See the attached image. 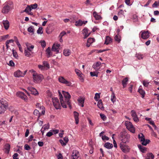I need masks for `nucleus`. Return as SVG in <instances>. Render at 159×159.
<instances>
[{"instance_id":"bb28decb","label":"nucleus","mask_w":159,"mask_h":159,"mask_svg":"<svg viewBox=\"0 0 159 159\" xmlns=\"http://www.w3.org/2000/svg\"><path fill=\"white\" fill-rule=\"evenodd\" d=\"M64 54L66 56H69L71 54V51L69 49H65L64 50Z\"/></svg>"},{"instance_id":"4be33fe9","label":"nucleus","mask_w":159,"mask_h":159,"mask_svg":"<svg viewBox=\"0 0 159 159\" xmlns=\"http://www.w3.org/2000/svg\"><path fill=\"white\" fill-rule=\"evenodd\" d=\"M4 149L5 150V152L8 153L10 148V145L8 143H6L4 147Z\"/></svg>"},{"instance_id":"9d476101","label":"nucleus","mask_w":159,"mask_h":159,"mask_svg":"<svg viewBox=\"0 0 159 159\" xmlns=\"http://www.w3.org/2000/svg\"><path fill=\"white\" fill-rule=\"evenodd\" d=\"M141 37L143 39H146L149 37L148 31H142L140 32Z\"/></svg>"},{"instance_id":"f257e3e1","label":"nucleus","mask_w":159,"mask_h":159,"mask_svg":"<svg viewBox=\"0 0 159 159\" xmlns=\"http://www.w3.org/2000/svg\"><path fill=\"white\" fill-rule=\"evenodd\" d=\"M8 104L7 102L3 99L0 100V113L2 114V112L6 110L7 109Z\"/></svg>"},{"instance_id":"8fccbe9b","label":"nucleus","mask_w":159,"mask_h":159,"mask_svg":"<svg viewBox=\"0 0 159 159\" xmlns=\"http://www.w3.org/2000/svg\"><path fill=\"white\" fill-rule=\"evenodd\" d=\"M24 148L26 150H29L31 149L30 146L27 144H26L25 145Z\"/></svg>"},{"instance_id":"49530a36","label":"nucleus","mask_w":159,"mask_h":159,"mask_svg":"<svg viewBox=\"0 0 159 159\" xmlns=\"http://www.w3.org/2000/svg\"><path fill=\"white\" fill-rule=\"evenodd\" d=\"M43 28L42 27H39L37 30V33L38 34H41L43 33Z\"/></svg>"},{"instance_id":"338daca9","label":"nucleus","mask_w":159,"mask_h":159,"mask_svg":"<svg viewBox=\"0 0 159 159\" xmlns=\"http://www.w3.org/2000/svg\"><path fill=\"white\" fill-rule=\"evenodd\" d=\"M59 142L61 143V144L62 146H65L66 145V143L64 142V141L61 139H60L59 140Z\"/></svg>"},{"instance_id":"7c9ffc66","label":"nucleus","mask_w":159,"mask_h":159,"mask_svg":"<svg viewBox=\"0 0 159 159\" xmlns=\"http://www.w3.org/2000/svg\"><path fill=\"white\" fill-rule=\"evenodd\" d=\"M128 134H126V132L125 131L121 132L120 134V139L123 138L125 137V136Z\"/></svg>"},{"instance_id":"cd10ccee","label":"nucleus","mask_w":159,"mask_h":159,"mask_svg":"<svg viewBox=\"0 0 159 159\" xmlns=\"http://www.w3.org/2000/svg\"><path fill=\"white\" fill-rule=\"evenodd\" d=\"M104 147L107 148L111 149L113 147V145L112 144L107 142L105 143Z\"/></svg>"},{"instance_id":"052dcab7","label":"nucleus","mask_w":159,"mask_h":159,"mask_svg":"<svg viewBox=\"0 0 159 159\" xmlns=\"http://www.w3.org/2000/svg\"><path fill=\"white\" fill-rule=\"evenodd\" d=\"M66 34V33L65 31H62L60 34L59 35V37H61V38H62V37L65 34Z\"/></svg>"},{"instance_id":"69168bd1","label":"nucleus","mask_w":159,"mask_h":159,"mask_svg":"<svg viewBox=\"0 0 159 159\" xmlns=\"http://www.w3.org/2000/svg\"><path fill=\"white\" fill-rule=\"evenodd\" d=\"M9 65L11 66H13L15 65L13 61L12 60H11L9 62Z\"/></svg>"},{"instance_id":"c756f323","label":"nucleus","mask_w":159,"mask_h":159,"mask_svg":"<svg viewBox=\"0 0 159 159\" xmlns=\"http://www.w3.org/2000/svg\"><path fill=\"white\" fill-rule=\"evenodd\" d=\"M98 107L101 110H104V107L102 105V100H99L98 103Z\"/></svg>"},{"instance_id":"e433bc0d","label":"nucleus","mask_w":159,"mask_h":159,"mask_svg":"<svg viewBox=\"0 0 159 159\" xmlns=\"http://www.w3.org/2000/svg\"><path fill=\"white\" fill-rule=\"evenodd\" d=\"M32 10L31 7L30 6L28 5L25 9L24 10V11L26 12L27 13H29L30 11Z\"/></svg>"},{"instance_id":"0eeeda50","label":"nucleus","mask_w":159,"mask_h":159,"mask_svg":"<svg viewBox=\"0 0 159 159\" xmlns=\"http://www.w3.org/2000/svg\"><path fill=\"white\" fill-rule=\"evenodd\" d=\"M120 147L121 149L124 153H126L129 152L128 147L125 143H120Z\"/></svg>"},{"instance_id":"a19ab883","label":"nucleus","mask_w":159,"mask_h":159,"mask_svg":"<svg viewBox=\"0 0 159 159\" xmlns=\"http://www.w3.org/2000/svg\"><path fill=\"white\" fill-rule=\"evenodd\" d=\"M43 65L44 67H46L48 68H50L49 64L47 61H44L43 62Z\"/></svg>"},{"instance_id":"1a4fd4ad","label":"nucleus","mask_w":159,"mask_h":159,"mask_svg":"<svg viewBox=\"0 0 159 159\" xmlns=\"http://www.w3.org/2000/svg\"><path fill=\"white\" fill-rule=\"evenodd\" d=\"M27 71V70H26L24 71L23 72H22L20 70H18L17 71L14 72V76L16 77H24L25 75L26 74Z\"/></svg>"},{"instance_id":"20e7f679","label":"nucleus","mask_w":159,"mask_h":159,"mask_svg":"<svg viewBox=\"0 0 159 159\" xmlns=\"http://www.w3.org/2000/svg\"><path fill=\"white\" fill-rule=\"evenodd\" d=\"M52 102L54 107L57 109H60L61 106L58 98L57 97L52 98Z\"/></svg>"},{"instance_id":"ea45409f","label":"nucleus","mask_w":159,"mask_h":159,"mask_svg":"<svg viewBox=\"0 0 159 159\" xmlns=\"http://www.w3.org/2000/svg\"><path fill=\"white\" fill-rule=\"evenodd\" d=\"M74 153H75V158H72L73 159H77L79 157V152L77 150L74 151Z\"/></svg>"},{"instance_id":"c9c22d12","label":"nucleus","mask_w":159,"mask_h":159,"mask_svg":"<svg viewBox=\"0 0 159 159\" xmlns=\"http://www.w3.org/2000/svg\"><path fill=\"white\" fill-rule=\"evenodd\" d=\"M111 101L114 102L116 101V96L114 92H112L111 96Z\"/></svg>"},{"instance_id":"39448f33","label":"nucleus","mask_w":159,"mask_h":159,"mask_svg":"<svg viewBox=\"0 0 159 159\" xmlns=\"http://www.w3.org/2000/svg\"><path fill=\"white\" fill-rule=\"evenodd\" d=\"M125 125L127 129L129 130L133 133L135 132L134 128L131 122L129 121H126L125 122Z\"/></svg>"},{"instance_id":"f704fd0d","label":"nucleus","mask_w":159,"mask_h":159,"mask_svg":"<svg viewBox=\"0 0 159 159\" xmlns=\"http://www.w3.org/2000/svg\"><path fill=\"white\" fill-rule=\"evenodd\" d=\"M140 94L141 95L142 98H143L145 96V92L144 90L141 89H139L138 91Z\"/></svg>"},{"instance_id":"7ed1b4c3","label":"nucleus","mask_w":159,"mask_h":159,"mask_svg":"<svg viewBox=\"0 0 159 159\" xmlns=\"http://www.w3.org/2000/svg\"><path fill=\"white\" fill-rule=\"evenodd\" d=\"M138 138L142 142V144L143 145L146 146L150 142V140L149 139H145L144 136L142 133L138 135Z\"/></svg>"},{"instance_id":"09e8293b","label":"nucleus","mask_w":159,"mask_h":159,"mask_svg":"<svg viewBox=\"0 0 159 159\" xmlns=\"http://www.w3.org/2000/svg\"><path fill=\"white\" fill-rule=\"evenodd\" d=\"M131 115L132 117L137 116V114L136 113L135 111L134 110H132L131 111Z\"/></svg>"},{"instance_id":"393cba45","label":"nucleus","mask_w":159,"mask_h":159,"mask_svg":"<svg viewBox=\"0 0 159 159\" xmlns=\"http://www.w3.org/2000/svg\"><path fill=\"white\" fill-rule=\"evenodd\" d=\"M112 42V39L109 36H107L105 42V44H108Z\"/></svg>"},{"instance_id":"5701e85b","label":"nucleus","mask_w":159,"mask_h":159,"mask_svg":"<svg viewBox=\"0 0 159 159\" xmlns=\"http://www.w3.org/2000/svg\"><path fill=\"white\" fill-rule=\"evenodd\" d=\"M129 79L128 77H126L122 81V83L123 88H125L126 87L127 82L128 81Z\"/></svg>"},{"instance_id":"864d4df0","label":"nucleus","mask_w":159,"mask_h":159,"mask_svg":"<svg viewBox=\"0 0 159 159\" xmlns=\"http://www.w3.org/2000/svg\"><path fill=\"white\" fill-rule=\"evenodd\" d=\"M102 139L103 140H108L109 139V138L108 137L106 136V135L102 136Z\"/></svg>"},{"instance_id":"f03ea898","label":"nucleus","mask_w":159,"mask_h":159,"mask_svg":"<svg viewBox=\"0 0 159 159\" xmlns=\"http://www.w3.org/2000/svg\"><path fill=\"white\" fill-rule=\"evenodd\" d=\"M32 75L34 81L35 83H39L41 82L43 78L42 75L39 74L37 73H34Z\"/></svg>"},{"instance_id":"774afa93","label":"nucleus","mask_w":159,"mask_h":159,"mask_svg":"<svg viewBox=\"0 0 159 159\" xmlns=\"http://www.w3.org/2000/svg\"><path fill=\"white\" fill-rule=\"evenodd\" d=\"M58 159H62L63 158V156L61 153H59L57 156Z\"/></svg>"},{"instance_id":"2f4dec72","label":"nucleus","mask_w":159,"mask_h":159,"mask_svg":"<svg viewBox=\"0 0 159 159\" xmlns=\"http://www.w3.org/2000/svg\"><path fill=\"white\" fill-rule=\"evenodd\" d=\"M84 23V21H83L81 20H79V21H77L75 22V25L77 26H82Z\"/></svg>"},{"instance_id":"37998d69","label":"nucleus","mask_w":159,"mask_h":159,"mask_svg":"<svg viewBox=\"0 0 159 159\" xmlns=\"http://www.w3.org/2000/svg\"><path fill=\"white\" fill-rule=\"evenodd\" d=\"M98 73L97 72H90V75L91 76H95L96 77L98 76Z\"/></svg>"},{"instance_id":"e2e57ef3","label":"nucleus","mask_w":159,"mask_h":159,"mask_svg":"<svg viewBox=\"0 0 159 159\" xmlns=\"http://www.w3.org/2000/svg\"><path fill=\"white\" fill-rule=\"evenodd\" d=\"M59 96L60 97V102H61V101H63V98L62 94L60 92H59Z\"/></svg>"},{"instance_id":"dca6fc26","label":"nucleus","mask_w":159,"mask_h":159,"mask_svg":"<svg viewBox=\"0 0 159 159\" xmlns=\"http://www.w3.org/2000/svg\"><path fill=\"white\" fill-rule=\"evenodd\" d=\"M89 30L87 28H85L83 30V34H84V39H86L90 34V33L88 32Z\"/></svg>"},{"instance_id":"4d7b16f0","label":"nucleus","mask_w":159,"mask_h":159,"mask_svg":"<svg viewBox=\"0 0 159 159\" xmlns=\"http://www.w3.org/2000/svg\"><path fill=\"white\" fill-rule=\"evenodd\" d=\"M53 134V133L51 131H49L46 134V136L48 137H50L52 136Z\"/></svg>"},{"instance_id":"58836bf2","label":"nucleus","mask_w":159,"mask_h":159,"mask_svg":"<svg viewBox=\"0 0 159 159\" xmlns=\"http://www.w3.org/2000/svg\"><path fill=\"white\" fill-rule=\"evenodd\" d=\"M34 27L32 26H31L28 29V31L31 33L33 34L34 33Z\"/></svg>"},{"instance_id":"423d86ee","label":"nucleus","mask_w":159,"mask_h":159,"mask_svg":"<svg viewBox=\"0 0 159 159\" xmlns=\"http://www.w3.org/2000/svg\"><path fill=\"white\" fill-rule=\"evenodd\" d=\"M58 80L60 82L65 84L67 86H70L71 85V83L70 81L67 80L62 76H59L58 78Z\"/></svg>"},{"instance_id":"ddd939ff","label":"nucleus","mask_w":159,"mask_h":159,"mask_svg":"<svg viewBox=\"0 0 159 159\" xmlns=\"http://www.w3.org/2000/svg\"><path fill=\"white\" fill-rule=\"evenodd\" d=\"M27 89L30 92L31 94L34 95H35L38 94V92L37 90L34 87H29Z\"/></svg>"},{"instance_id":"f3484780","label":"nucleus","mask_w":159,"mask_h":159,"mask_svg":"<svg viewBox=\"0 0 159 159\" xmlns=\"http://www.w3.org/2000/svg\"><path fill=\"white\" fill-rule=\"evenodd\" d=\"M79 102V105L82 107L84 106V98L83 97H80L77 100Z\"/></svg>"},{"instance_id":"f8f14e48","label":"nucleus","mask_w":159,"mask_h":159,"mask_svg":"<svg viewBox=\"0 0 159 159\" xmlns=\"http://www.w3.org/2000/svg\"><path fill=\"white\" fill-rule=\"evenodd\" d=\"M130 136L129 134L127 135L121 139V140L123 143H128L129 141Z\"/></svg>"},{"instance_id":"603ef678","label":"nucleus","mask_w":159,"mask_h":159,"mask_svg":"<svg viewBox=\"0 0 159 159\" xmlns=\"http://www.w3.org/2000/svg\"><path fill=\"white\" fill-rule=\"evenodd\" d=\"M61 105L62 106V107L64 108H66L67 106L66 105V103H65L64 101L63 100V101H61Z\"/></svg>"},{"instance_id":"9b49d317","label":"nucleus","mask_w":159,"mask_h":159,"mask_svg":"<svg viewBox=\"0 0 159 159\" xmlns=\"http://www.w3.org/2000/svg\"><path fill=\"white\" fill-rule=\"evenodd\" d=\"M17 95L22 99L26 101L27 100V97L25 93L21 92L19 91L17 93Z\"/></svg>"},{"instance_id":"3c124183","label":"nucleus","mask_w":159,"mask_h":159,"mask_svg":"<svg viewBox=\"0 0 159 159\" xmlns=\"http://www.w3.org/2000/svg\"><path fill=\"white\" fill-rule=\"evenodd\" d=\"M100 116L101 118L104 121L106 120V116L103 114H100Z\"/></svg>"},{"instance_id":"de8ad7c7","label":"nucleus","mask_w":159,"mask_h":159,"mask_svg":"<svg viewBox=\"0 0 159 159\" xmlns=\"http://www.w3.org/2000/svg\"><path fill=\"white\" fill-rule=\"evenodd\" d=\"M30 6L32 9H35L38 7V5L36 3H35L34 4H32Z\"/></svg>"},{"instance_id":"72a5a7b5","label":"nucleus","mask_w":159,"mask_h":159,"mask_svg":"<svg viewBox=\"0 0 159 159\" xmlns=\"http://www.w3.org/2000/svg\"><path fill=\"white\" fill-rule=\"evenodd\" d=\"M154 156L152 153H149L147 154L146 159H153Z\"/></svg>"},{"instance_id":"0e129e2a","label":"nucleus","mask_w":159,"mask_h":159,"mask_svg":"<svg viewBox=\"0 0 159 159\" xmlns=\"http://www.w3.org/2000/svg\"><path fill=\"white\" fill-rule=\"evenodd\" d=\"M59 96L60 97V102H61V101H63V98L62 94L60 92H59Z\"/></svg>"},{"instance_id":"a211bd4d","label":"nucleus","mask_w":159,"mask_h":159,"mask_svg":"<svg viewBox=\"0 0 159 159\" xmlns=\"http://www.w3.org/2000/svg\"><path fill=\"white\" fill-rule=\"evenodd\" d=\"M95 41L94 39L91 38H89L87 40L86 46L87 47H89L90 45Z\"/></svg>"},{"instance_id":"6e6d98bb","label":"nucleus","mask_w":159,"mask_h":159,"mask_svg":"<svg viewBox=\"0 0 159 159\" xmlns=\"http://www.w3.org/2000/svg\"><path fill=\"white\" fill-rule=\"evenodd\" d=\"M133 120H134L136 122H138V121H139V120L138 118V117L137 116V115L136 116H134L133 117Z\"/></svg>"},{"instance_id":"6ab92c4d","label":"nucleus","mask_w":159,"mask_h":159,"mask_svg":"<svg viewBox=\"0 0 159 159\" xmlns=\"http://www.w3.org/2000/svg\"><path fill=\"white\" fill-rule=\"evenodd\" d=\"M2 22L5 29L7 30L9 27V22L6 20H3Z\"/></svg>"},{"instance_id":"c85d7f7f","label":"nucleus","mask_w":159,"mask_h":159,"mask_svg":"<svg viewBox=\"0 0 159 159\" xmlns=\"http://www.w3.org/2000/svg\"><path fill=\"white\" fill-rule=\"evenodd\" d=\"M138 147L140 150V151L143 153H144L146 150V148L140 144H139L138 145Z\"/></svg>"},{"instance_id":"680f3d73","label":"nucleus","mask_w":159,"mask_h":159,"mask_svg":"<svg viewBox=\"0 0 159 159\" xmlns=\"http://www.w3.org/2000/svg\"><path fill=\"white\" fill-rule=\"evenodd\" d=\"M100 98V95L98 93H96L95 94L94 99L95 100H97L98 98Z\"/></svg>"},{"instance_id":"79ce46f5","label":"nucleus","mask_w":159,"mask_h":159,"mask_svg":"<svg viewBox=\"0 0 159 159\" xmlns=\"http://www.w3.org/2000/svg\"><path fill=\"white\" fill-rule=\"evenodd\" d=\"M12 53L13 57L16 58L18 59V56L16 51H15L13 49L12 50Z\"/></svg>"},{"instance_id":"a878e982","label":"nucleus","mask_w":159,"mask_h":159,"mask_svg":"<svg viewBox=\"0 0 159 159\" xmlns=\"http://www.w3.org/2000/svg\"><path fill=\"white\" fill-rule=\"evenodd\" d=\"M93 15L96 20H99L100 19H102L101 16L98 15L96 11H94L93 13Z\"/></svg>"},{"instance_id":"6e6552de","label":"nucleus","mask_w":159,"mask_h":159,"mask_svg":"<svg viewBox=\"0 0 159 159\" xmlns=\"http://www.w3.org/2000/svg\"><path fill=\"white\" fill-rule=\"evenodd\" d=\"M11 9L10 4L7 3L5 4L2 10V12L4 14H7Z\"/></svg>"},{"instance_id":"a18cd8bd","label":"nucleus","mask_w":159,"mask_h":159,"mask_svg":"<svg viewBox=\"0 0 159 159\" xmlns=\"http://www.w3.org/2000/svg\"><path fill=\"white\" fill-rule=\"evenodd\" d=\"M143 84L144 86L147 87L149 85V83L148 81L144 80L143 81Z\"/></svg>"},{"instance_id":"5fc2aeb1","label":"nucleus","mask_w":159,"mask_h":159,"mask_svg":"<svg viewBox=\"0 0 159 159\" xmlns=\"http://www.w3.org/2000/svg\"><path fill=\"white\" fill-rule=\"evenodd\" d=\"M18 154L17 153H15L13 156V158L14 159H19L17 157Z\"/></svg>"},{"instance_id":"c03bdc74","label":"nucleus","mask_w":159,"mask_h":159,"mask_svg":"<svg viewBox=\"0 0 159 159\" xmlns=\"http://www.w3.org/2000/svg\"><path fill=\"white\" fill-rule=\"evenodd\" d=\"M136 57L139 60L142 59L143 57V55H142L139 53L136 54Z\"/></svg>"},{"instance_id":"473e14b6","label":"nucleus","mask_w":159,"mask_h":159,"mask_svg":"<svg viewBox=\"0 0 159 159\" xmlns=\"http://www.w3.org/2000/svg\"><path fill=\"white\" fill-rule=\"evenodd\" d=\"M115 40L118 43H120V36L119 34H116L114 37Z\"/></svg>"},{"instance_id":"b1692460","label":"nucleus","mask_w":159,"mask_h":159,"mask_svg":"<svg viewBox=\"0 0 159 159\" xmlns=\"http://www.w3.org/2000/svg\"><path fill=\"white\" fill-rule=\"evenodd\" d=\"M46 54L48 58L50 57L52 55V53L51 51V48L50 47H48L46 50Z\"/></svg>"},{"instance_id":"412c9836","label":"nucleus","mask_w":159,"mask_h":159,"mask_svg":"<svg viewBox=\"0 0 159 159\" xmlns=\"http://www.w3.org/2000/svg\"><path fill=\"white\" fill-rule=\"evenodd\" d=\"M62 93L66 99H69L70 98L71 96L69 93L63 91Z\"/></svg>"},{"instance_id":"aec40b11","label":"nucleus","mask_w":159,"mask_h":159,"mask_svg":"<svg viewBox=\"0 0 159 159\" xmlns=\"http://www.w3.org/2000/svg\"><path fill=\"white\" fill-rule=\"evenodd\" d=\"M74 118L75 119V123L76 124H78L79 122V113L77 112L76 111H74Z\"/></svg>"},{"instance_id":"4c0bfd02","label":"nucleus","mask_w":159,"mask_h":159,"mask_svg":"<svg viewBox=\"0 0 159 159\" xmlns=\"http://www.w3.org/2000/svg\"><path fill=\"white\" fill-rule=\"evenodd\" d=\"M52 49V51L56 52L57 53L59 52L58 48L56 47V45L55 44H54L53 45Z\"/></svg>"},{"instance_id":"2eb2a0df","label":"nucleus","mask_w":159,"mask_h":159,"mask_svg":"<svg viewBox=\"0 0 159 159\" xmlns=\"http://www.w3.org/2000/svg\"><path fill=\"white\" fill-rule=\"evenodd\" d=\"M31 50L30 49L29 47H27V49H25L24 51V53L25 56L27 57H30L32 54V52H31Z\"/></svg>"},{"instance_id":"4468645a","label":"nucleus","mask_w":159,"mask_h":159,"mask_svg":"<svg viewBox=\"0 0 159 159\" xmlns=\"http://www.w3.org/2000/svg\"><path fill=\"white\" fill-rule=\"evenodd\" d=\"M101 64L102 63L101 62L98 61L93 64V67L96 70H99L100 68V66Z\"/></svg>"},{"instance_id":"bf43d9fd","label":"nucleus","mask_w":159,"mask_h":159,"mask_svg":"<svg viewBox=\"0 0 159 159\" xmlns=\"http://www.w3.org/2000/svg\"><path fill=\"white\" fill-rule=\"evenodd\" d=\"M78 76H79L80 77L79 79L80 80H81L82 82L84 81V79L83 77V74H82L81 73L79 75H78Z\"/></svg>"},{"instance_id":"13d9d810","label":"nucleus","mask_w":159,"mask_h":159,"mask_svg":"<svg viewBox=\"0 0 159 159\" xmlns=\"http://www.w3.org/2000/svg\"><path fill=\"white\" fill-rule=\"evenodd\" d=\"M41 45L42 47H45L46 45V43L44 41H42L41 42Z\"/></svg>"}]
</instances>
